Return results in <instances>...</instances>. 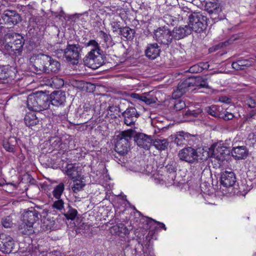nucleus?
Here are the masks:
<instances>
[{"label": "nucleus", "instance_id": "1", "mask_svg": "<svg viewBox=\"0 0 256 256\" xmlns=\"http://www.w3.org/2000/svg\"><path fill=\"white\" fill-rule=\"evenodd\" d=\"M34 66L38 73L48 74L57 72L60 68V64L48 55L40 54L36 56Z\"/></svg>", "mask_w": 256, "mask_h": 256}, {"label": "nucleus", "instance_id": "4", "mask_svg": "<svg viewBox=\"0 0 256 256\" xmlns=\"http://www.w3.org/2000/svg\"><path fill=\"white\" fill-rule=\"evenodd\" d=\"M4 50L16 52L20 50L24 44L23 37L16 33H8L5 35Z\"/></svg>", "mask_w": 256, "mask_h": 256}, {"label": "nucleus", "instance_id": "60", "mask_svg": "<svg viewBox=\"0 0 256 256\" xmlns=\"http://www.w3.org/2000/svg\"><path fill=\"white\" fill-rule=\"evenodd\" d=\"M84 111H86V112H89L90 110H92L91 108L89 106H86V104H85L84 106Z\"/></svg>", "mask_w": 256, "mask_h": 256}, {"label": "nucleus", "instance_id": "18", "mask_svg": "<svg viewBox=\"0 0 256 256\" xmlns=\"http://www.w3.org/2000/svg\"><path fill=\"white\" fill-rule=\"evenodd\" d=\"M236 179L235 174L234 172L226 170L222 174L220 183L224 187H231L235 184Z\"/></svg>", "mask_w": 256, "mask_h": 256}, {"label": "nucleus", "instance_id": "21", "mask_svg": "<svg viewBox=\"0 0 256 256\" xmlns=\"http://www.w3.org/2000/svg\"><path fill=\"white\" fill-rule=\"evenodd\" d=\"M172 38L179 40L190 34V29L187 26L175 27L172 32Z\"/></svg>", "mask_w": 256, "mask_h": 256}, {"label": "nucleus", "instance_id": "23", "mask_svg": "<svg viewBox=\"0 0 256 256\" xmlns=\"http://www.w3.org/2000/svg\"><path fill=\"white\" fill-rule=\"evenodd\" d=\"M66 173L72 180H76L82 178V172L78 170V167L76 164H68L66 167Z\"/></svg>", "mask_w": 256, "mask_h": 256}, {"label": "nucleus", "instance_id": "22", "mask_svg": "<svg viewBox=\"0 0 256 256\" xmlns=\"http://www.w3.org/2000/svg\"><path fill=\"white\" fill-rule=\"evenodd\" d=\"M160 49L156 43L149 44H148L145 54L147 58L150 60H154L160 56Z\"/></svg>", "mask_w": 256, "mask_h": 256}, {"label": "nucleus", "instance_id": "58", "mask_svg": "<svg viewBox=\"0 0 256 256\" xmlns=\"http://www.w3.org/2000/svg\"><path fill=\"white\" fill-rule=\"evenodd\" d=\"M220 100L224 102H228L230 101V99L227 98L226 97L222 96L220 98Z\"/></svg>", "mask_w": 256, "mask_h": 256}, {"label": "nucleus", "instance_id": "33", "mask_svg": "<svg viewBox=\"0 0 256 256\" xmlns=\"http://www.w3.org/2000/svg\"><path fill=\"white\" fill-rule=\"evenodd\" d=\"M74 185L72 189L74 192L77 193L83 190L85 186L84 182L82 180V178L74 180Z\"/></svg>", "mask_w": 256, "mask_h": 256}, {"label": "nucleus", "instance_id": "6", "mask_svg": "<svg viewBox=\"0 0 256 256\" xmlns=\"http://www.w3.org/2000/svg\"><path fill=\"white\" fill-rule=\"evenodd\" d=\"M209 151L203 152V158H201L202 161L206 160L209 157H212L218 160H222L224 155L228 151L226 146H222L220 144H214L209 148Z\"/></svg>", "mask_w": 256, "mask_h": 256}, {"label": "nucleus", "instance_id": "47", "mask_svg": "<svg viewBox=\"0 0 256 256\" xmlns=\"http://www.w3.org/2000/svg\"><path fill=\"white\" fill-rule=\"evenodd\" d=\"M202 112V110H188L186 112L185 114L188 116H193L194 117H196L200 114Z\"/></svg>", "mask_w": 256, "mask_h": 256}, {"label": "nucleus", "instance_id": "35", "mask_svg": "<svg viewBox=\"0 0 256 256\" xmlns=\"http://www.w3.org/2000/svg\"><path fill=\"white\" fill-rule=\"evenodd\" d=\"M168 145V142L166 139L157 140L154 142V147L160 150H165Z\"/></svg>", "mask_w": 256, "mask_h": 256}, {"label": "nucleus", "instance_id": "15", "mask_svg": "<svg viewBox=\"0 0 256 256\" xmlns=\"http://www.w3.org/2000/svg\"><path fill=\"white\" fill-rule=\"evenodd\" d=\"M14 242L12 238L4 234L0 236V250L4 253L10 254L12 252Z\"/></svg>", "mask_w": 256, "mask_h": 256}, {"label": "nucleus", "instance_id": "38", "mask_svg": "<svg viewBox=\"0 0 256 256\" xmlns=\"http://www.w3.org/2000/svg\"><path fill=\"white\" fill-rule=\"evenodd\" d=\"M205 8L210 12H213L219 8V4L216 2H208L206 3Z\"/></svg>", "mask_w": 256, "mask_h": 256}, {"label": "nucleus", "instance_id": "32", "mask_svg": "<svg viewBox=\"0 0 256 256\" xmlns=\"http://www.w3.org/2000/svg\"><path fill=\"white\" fill-rule=\"evenodd\" d=\"M134 33L135 32L134 30L128 27H123L122 28L120 29L119 34L126 38L128 40H130L132 39Z\"/></svg>", "mask_w": 256, "mask_h": 256}, {"label": "nucleus", "instance_id": "51", "mask_svg": "<svg viewBox=\"0 0 256 256\" xmlns=\"http://www.w3.org/2000/svg\"><path fill=\"white\" fill-rule=\"evenodd\" d=\"M6 78V72L3 67L0 66V80Z\"/></svg>", "mask_w": 256, "mask_h": 256}, {"label": "nucleus", "instance_id": "36", "mask_svg": "<svg viewBox=\"0 0 256 256\" xmlns=\"http://www.w3.org/2000/svg\"><path fill=\"white\" fill-rule=\"evenodd\" d=\"M76 84H77L76 86H77L79 88H81L83 90H86V91L90 92L93 90L94 85L91 83L86 82L84 81H78L76 82Z\"/></svg>", "mask_w": 256, "mask_h": 256}, {"label": "nucleus", "instance_id": "12", "mask_svg": "<svg viewBox=\"0 0 256 256\" xmlns=\"http://www.w3.org/2000/svg\"><path fill=\"white\" fill-rule=\"evenodd\" d=\"M194 86V80L193 78H188L182 82H180L172 93V96L175 98H180L187 91L190 87Z\"/></svg>", "mask_w": 256, "mask_h": 256}, {"label": "nucleus", "instance_id": "30", "mask_svg": "<svg viewBox=\"0 0 256 256\" xmlns=\"http://www.w3.org/2000/svg\"><path fill=\"white\" fill-rule=\"evenodd\" d=\"M209 64L208 62H200L194 64L189 68V72L191 73L201 72L204 70L208 68Z\"/></svg>", "mask_w": 256, "mask_h": 256}, {"label": "nucleus", "instance_id": "37", "mask_svg": "<svg viewBox=\"0 0 256 256\" xmlns=\"http://www.w3.org/2000/svg\"><path fill=\"white\" fill-rule=\"evenodd\" d=\"M126 230H127L126 229V226L122 224L113 226L111 229L112 232H114L118 235H120V234L122 232L126 234Z\"/></svg>", "mask_w": 256, "mask_h": 256}, {"label": "nucleus", "instance_id": "17", "mask_svg": "<svg viewBox=\"0 0 256 256\" xmlns=\"http://www.w3.org/2000/svg\"><path fill=\"white\" fill-rule=\"evenodd\" d=\"M50 103L56 106H64L66 102L65 92L57 90L52 92L50 95Z\"/></svg>", "mask_w": 256, "mask_h": 256}, {"label": "nucleus", "instance_id": "10", "mask_svg": "<svg viewBox=\"0 0 256 256\" xmlns=\"http://www.w3.org/2000/svg\"><path fill=\"white\" fill-rule=\"evenodd\" d=\"M80 46L78 44H68L64 50V56L67 61L72 64L78 63L80 58Z\"/></svg>", "mask_w": 256, "mask_h": 256}, {"label": "nucleus", "instance_id": "31", "mask_svg": "<svg viewBox=\"0 0 256 256\" xmlns=\"http://www.w3.org/2000/svg\"><path fill=\"white\" fill-rule=\"evenodd\" d=\"M221 109H222V108L220 106L212 105L210 106L206 107L205 108V111L208 114L213 116L219 117Z\"/></svg>", "mask_w": 256, "mask_h": 256}, {"label": "nucleus", "instance_id": "14", "mask_svg": "<svg viewBox=\"0 0 256 256\" xmlns=\"http://www.w3.org/2000/svg\"><path fill=\"white\" fill-rule=\"evenodd\" d=\"M24 121L27 126L34 130H36V128L42 125V120L38 118L34 112L27 113L24 118Z\"/></svg>", "mask_w": 256, "mask_h": 256}, {"label": "nucleus", "instance_id": "34", "mask_svg": "<svg viewBox=\"0 0 256 256\" xmlns=\"http://www.w3.org/2000/svg\"><path fill=\"white\" fill-rule=\"evenodd\" d=\"M64 190V184L62 182L56 186L52 192L53 196L56 198H60Z\"/></svg>", "mask_w": 256, "mask_h": 256}, {"label": "nucleus", "instance_id": "26", "mask_svg": "<svg viewBox=\"0 0 256 256\" xmlns=\"http://www.w3.org/2000/svg\"><path fill=\"white\" fill-rule=\"evenodd\" d=\"M210 78V76H198L194 80V86H196L199 88H210L208 80Z\"/></svg>", "mask_w": 256, "mask_h": 256}, {"label": "nucleus", "instance_id": "50", "mask_svg": "<svg viewBox=\"0 0 256 256\" xmlns=\"http://www.w3.org/2000/svg\"><path fill=\"white\" fill-rule=\"evenodd\" d=\"M230 44V40L226 41L223 42H220L218 44L214 46V50H218L220 48H223L224 46H228Z\"/></svg>", "mask_w": 256, "mask_h": 256}, {"label": "nucleus", "instance_id": "43", "mask_svg": "<svg viewBox=\"0 0 256 256\" xmlns=\"http://www.w3.org/2000/svg\"><path fill=\"white\" fill-rule=\"evenodd\" d=\"M234 117V115L233 114L228 112L226 110H225L223 112L221 110L219 116V118H223L225 120H232Z\"/></svg>", "mask_w": 256, "mask_h": 256}, {"label": "nucleus", "instance_id": "28", "mask_svg": "<svg viewBox=\"0 0 256 256\" xmlns=\"http://www.w3.org/2000/svg\"><path fill=\"white\" fill-rule=\"evenodd\" d=\"M17 144V140L15 137H10L3 142V147L8 152H13L14 147Z\"/></svg>", "mask_w": 256, "mask_h": 256}, {"label": "nucleus", "instance_id": "57", "mask_svg": "<svg viewBox=\"0 0 256 256\" xmlns=\"http://www.w3.org/2000/svg\"><path fill=\"white\" fill-rule=\"evenodd\" d=\"M112 28L114 31H116L119 30V31L120 32V29L122 28L120 27V25L116 23L112 26Z\"/></svg>", "mask_w": 256, "mask_h": 256}, {"label": "nucleus", "instance_id": "3", "mask_svg": "<svg viewBox=\"0 0 256 256\" xmlns=\"http://www.w3.org/2000/svg\"><path fill=\"white\" fill-rule=\"evenodd\" d=\"M134 134V130L130 129L122 132L117 136V142L116 144L115 150L120 156L126 154L130 147V140Z\"/></svg>", "mask_w": 256, "mask_h": 256}, {"label": "nucleus", "instance_id": "8", "mask_svg": "<svg viewBox=\"0 0 256 256\" xmlns=\"http://www.w3.org/2000/svg\"><path fill=\"white\" fill-rule=\"evenodd\" d=\"M154 38L158 43L168 46L172 42L173 39L172 32L166 26L156 30Z\"/></svg>", "mask_w": 256, "mask_h": 256}, {"label": "nucleus", "instance_id": "16", "mask_svg": "<svg viewBox=\"0 0 256 256\" xmlns=\"http://www.w3.org/2000/svg\"><path fill=\"white\" fill-rule=\"evenodd\" d=\"M134 140L138 146L146 150H148L150 147L152 142L151 136L143 133L136 134L134 136Z\"/></svg>", "mask_w": 256, "mask_h": 256}, {"label": "nucleus", "instance_id": "56", "mask_svg": "<svg viewBox=\"0 0 256 256\" xmlns=\"http://www.w3.org/2000/svg\"><path fill=\"white\" fill-rule=\"evenodd\" d=\"M6 44V42H4V39L2 36H0V50L4 49V45Z\"/></svg>", "mask_w": 256, "mask_h": 256}, {"label": "nucleus", "instance_id": "49", "mask_svg": "<svg viewBox=\"0 0 256 256\" xmlns=\"http://www.w3.org/2000/svg\"><path fill=\"white\" fill-rule=\"evenodd\" d=\"M185 106V104L184 102L181 100H178L176 102L174 105V108L176 110H179L181 109H182Z\"/></svg>", "mask_w": 256, "mask_h": 256}, {"label": "nucleus", "instance_id": "48", "mask_svg": "<svg viewBox=\"0 0 256 256\" xmlns=\"http://www.w3.org/2000/svg\"><path fill=\"white\" fill-rule=\"evenodd\" d=\"M142 102H144L147 104H150L156 102V98L152 97H146L143 96Z\"/></svg>", "mask_w": 256, "mask_h": 256}, {"label": "nucleus", "instance_id": "5", "mask_svg": "<svg viewBox=\"0 0 256 256\" xmlns=\"http://www.w3.org/2000/svg\"><path fill=\"white\" fill-rule=\"evenodd\" d=\"M84 65L96 70L104 64V60L100 52L90 50L84 58Z\"/></svg>", "mask_w": 256, "mask_h": 256}, {"label": "nucleus", "instance_id": "59", "mask_svg": "<svg viewBox=\"0 0 256 256\" xmlns=\"http://www.w3.org/2000/svg\"><path fill=\"white\" fill-rule=\"evenodd\" d=\"M256 114V112L254 110L250 112L248 115V118H252Z\"/></svg>", "mask_w": 256, "mask_h": 256}, {"label": "nucleus", "instance_id": "40", "mask_svg": "<svg viewBox=\"0 0 256 256\" xmlns=\"http://www.w3.org/2000/svg\"><path fill=\"white\" fill-rule=\"evenodd\" d=\"M78 214L77 210L69 206L68 210L64 214V216L68 220H74L75 219Z\"/></svg>", "mask_w": 256, "mask_h": 256}, {"label": "nucleus", "instance_id": "61", "mask_svg": "<svg viewBox=\"0 0 256 256\" xmlns=\"http://www.w3.org/2000/svg\"><path fill=\"white\" fill-rule=\"evenodd\" d=\"M54 142H56V144L58 145V146L61 144L60 140L58 138H57L56 140H54V142L52 144H54Z\"/></svg>", "mask_w": 256, "mask_h": 256}, {"label": "nucleus", "instance_id": "46", "mask_svg": "<svg viewBox=\"0 0 256 256\" xmlns=\"http://www.w3.org/2000/svg\"><path fill=\"white\" fill-rule=\"evenodd\" d=\"M246 104L250 108H256V99L248 97L246 100Z\"/></svg>", "mask_w": 256, "mask_h": 256}, {"label": "nucleus", "instance_id": "29", "mask_svg": "<svg viewBox=\"0 0 256 256\" xmlns=\"http://www.w3.org/2000/svg\"><path fill=\"white\" fill-rule=\"evenodd\" d=\"M47 85L54 88H60L64 85V80L58 76L48 80Z\"/></svg>", "mask_w": 256, "mask_h": 256}, {"label": "nucleus", "instance_id": "7", "mask_svg": "<svg viewBox=\"0 0 256 256\" xmlns=\"http://www.w3.org/2000/svg\"><path fill=\"white\" fill-rule=\"evenodd\" d=\"M178 157L182 161L188 162L189 164H194L198 161L202 160L200 154L196 150L192 147L185 148L179 151Z\"/></svg>", "mask_w": 256, "mask_h": 256}, {"label": "nucleus", "instance_id": "55", "mask_svg": "<svg viewBox=\"0 0 256 256\" xmlns=\"http://www.w3.org/2000/svg\"><path fill=\"white\" fill-rule=\"evenodd\" d=\"M48 220H44L43 225L42 226L44 230V226H46L45 228L46 229V230L50 229L51 226H48V224H46V222H48Z\"/></svg>", "mask_w": 256, "mask_h": 256}, {"label": "nucleus", "instance_id": "9", "mask_svg": "<svg viewBox=\"0 0 256 256\" xmlns=\"http://www.w3.org/2000/svg\"><path fill=\"white\" fill-rule=\"evenodd\" d=\"M189 24L187 26L192 31L200 32L204 28V24L202 22L204 20L202 16L198 14H192L189 16Z\"/></svg>", "mask_w": 256, "mask_h": 256}, {"label": "nucleus", "instance_id": "63", "mask_svg": "<svg viewBox=\"0 0 256 256\" xmlns=\"http://www.w3.org/2000/svg\"><path fill=\"white\" fill-rule=\"evenodd\" d=\"M212 48H210L209 49L210 52H212Z\"/></svg>", "mask_w": 256, "mask_h": 256}, {"label": "nucleus", "instance_id": "13", "mask_svg": "<svg viewBox=\"0 0 256 256\" xmlns=\"http://www.w3.org/2000/svg\"><path fill=\"white\" fill-rule=\"evenodd\" d=\"M122 115L124 118V124L129 126L134 124L140 116V114L138 112L136 108L133 106L127 108L126 110L122 112Z\"/></svg>", "mask_w": 256, "mask_h": 256}, {"label": "nucleus", "instance_id": "53", "mask_svg": "<svg viewBox=\"0 0 256 256\" xmlns=\"http://www.w3.org/2000/svg\"><path fill=\"white\" fill-rule=\"evenodd\" d=\"M118 109H120V108H118L116 106H109L108 108V110H110L111 112H114L118 111Z\"/></svg>", "mask_w": 256, "mask_h": 256}, {"label": "nucleus", "instance_id": "41", "mask_svg": "<svg viewBox=\"0 0 256 256\" xmlns=\"http://www.w3.org/2000/svg\"><path fill=\"white\" fill-rule=\"evenodd\" d=\"M1 222L3 226L6 228H11L13 225L12 218L11 216L2 218Z\"/></svg>", "mask_w": 256, "mask_h": 256}, {"label": "nucleus", "instance_id": "20", "mask_svg": "<svg viewBox=\"0 0 256 256\" xmlns=\"http://www.w3.org/2000/svg\"><path fill=\"white\" fill-rule=\"evenodd\" d=\"M40 213L34 208L24 212L23 214L22 222L34 224L39 219Z\"/></svg>", "mask_w": 256, "mask_h": 256}, {"label": "nucleus", "instance_id": "25", "mask_svg": "<svg viewBox=\"0 0 256 256\" xmlns=\"http://www.w3.org/2000/svg\"><path fill=\"white\" fill-rule=\"evenodd\" d=\"M189 134L184 132H177L175 136L174 142L177 146H182L186 144L189 138Z\"/></svg>", "mask_w": 256, "mask_h": 256}, {"label": "nucleus", "instance_id": "27", "mask_svg": "<svg viewBox=\"0 0 256 256\" xmlns=\"http://www.w3.org/2000/svg\"><path fill=\"white\" fill-rule=\"evenodd\" d=\"M18 230L20 233L26 235H29L34 232L33 225L22 221L18 226Z\"/></svg>", "mask_w": 256, "mask_h": 256}, {"label": "nucleus", "instance_id": "44", "mask_svg": "<svg viewBox=\"0 0 256 256\" xmlns=\"http://www.w3.org/2000/svg\"><path fill=\"white\" fill-rule=\"evenodd\" d=\"M56 199L57 200L52 204V207L54 208L61 210L64 208V202L62 199H60V198Z\"/></svg>", "mask_w": 256, "mask_h": 256}, {"label": "nucleus", "instance_id": "19", "mask_svg": "<svg viewBox=\"0 0 256 256\" xmlns=\"http://www.w3.org/2000/svg\"><path fill=\"white\" fill-rule=\"evenodd\" d=\"M232 155L236 160H244L248 155V150L246 146H238L233 147Z\"/></svg>", "mask_w": 256, "mask_h": 256}, {"label": "nucleus", "instance_id": "39", "mask_svg": "<svg viewBox=\"0 0 256 256\" xmlns=\"http://www.w3.org/2000/svg\"><path fill=\"white\" fill-rule=\"evenodd\" d=\"M166 171L172 174V179L174 180L176 178V163L172 162L166 166Z\"/></svg>", "mask_w": 256, "mask_h": 256}, {"label": "nucleus", "instance_id": "64", "mask_svg": "<svg viewBox=\"0 0 256 256\" xmlns=\"http://www.w3.org/2000/svg\"><path fill=\"white\" fill-rule=\"evenodd\" d=\"M2 186V184L0 182V186Z\"/></svg>", "mask_w": 256, "mask_h": 256}, {"label": "nucleus", "instance_id": "62", "mask_svg": "<svg viewBox=\"0 0 256 256\" xmlns=\"http://www.w3.org/2000/svg\"><path fill=\"white\" fill-rule=\"evenodd\" d=\"M168 17H170V16H164V18H168Z\"/></svg>", "mask_w": 256, "mask_h": 256}, {"label": "nucleus", "instance_id": "52", "mask_svg": "<svg viewBox=\"0 0 256 256\" xmlns=\"http://www.w3.org/2000/svg\"><path fill=\"white\" fill-rule=\"evenodd\" d=\"M131 96L132 98H134L140 101H142V97H143V96L140 95L139 94L133 93V94H132Z\"/></svg>", "mask_w": 256, "mask_h": 256}, {"label": "nucleus", "instance_id": "42", "mask_svg": "<svg viewBox=\"0 0 256 256\" xmlns=\"http://www.w3.org/2000/svg\"><path fill=\"white\" fill-rule=\"evenodd\" d=\"M86 46H92V48L91 50H95L97 52H101L100 45L98 43L94 40H90L86 44Z\"/></svg>", "mask_w": 256, "mask_h": 256}, {"label": "nucleus", "instance_id": "45", "mask_svg": "<svg viewBox=\"0 0 256 256\" xmlns=\"http://www.w3.org/2000/svg\"><path fill=\"white\" fill-rule=\"evenodd\" d=\"M99 36L104 40L105 43L108 44H110L112 37L110 34H108L102 30H100L99 32Z\"/></svg>", "mask_w": 256, "mask_h": 256}, {"label": "nucleus", "instance_id": "24", "mask_svg": "<svg viewBox=\"0 0 256 256\" xmlns=\"http://www.w3.org/2000/svg\"><path fill=\"white\" fill-rule=\"evenodd\" d=\"M253 63L254 62L252 60H242L233 62L232 66L233 68L236 70H244L252 66Z\"/></svg>", "mask_w": 256, "mask_h": 256}, {"label": "nucleus", "instance_id": "54", "mask_svg": "<svg viewBox=\"0 0 256 256\" xmlns=\"http://www.w3.org/2000/svg\"><path fill=\"white\" fill-rule=\"evenodd\" d=\"M150 221H153L154 222L157 223L160 226V228H164V230H166V227L165 225L163 223L160 222H156V220H153V219H152L151 218H150Z\"/></svg>", "mask_w": 256, "mask_h": 256}, {"label": "nucleus", "instance_id": "11", "mask_svg": "<svg viewBox=\"0 0 256 256\" xmlns=\"http://www.w3.org/2000/svg\"><path fill=\"white\" fill-rule=\"evenodd\" d=\"M20 16L16 10H6L1 15L5 24L10 26L16 24L20 20Z\"/></svg>", "mask_w": 256, "mask_h": 256}, {"label": "nucleus", "instance_id": "2", "mask_svg": "<svg viewBox=\"0 0 256 256\" xmlns=\"http://www.w3.org/2000/svg\"><path fill=\"white\" fill-rule=\"evenodd\" d=\"M26 102L28 109L33 112H40L47 109L50 104L48 96L44 92L30 94Z\"/></svg>", "mask_w": 256, "mask_h": 256}]
</instances>
